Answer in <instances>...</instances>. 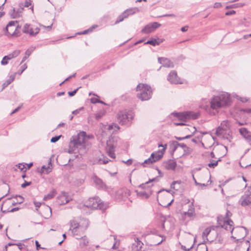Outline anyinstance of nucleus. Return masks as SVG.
I'll list each match as a JSON object with an SVG mask.
<instances>
[{"label": "nucleus", "mask_w": 251, "mask_h": 251, "mask_svg": "<svg viewBox=\"0 0 251 251\" xmlns=\"http://www.w3.org/2000/svg\"><path fill=\"white\" fill-rule=\"evenodd\" d=\"M225 130V129H224V127L219 126L216 129V134L218 136H222L224 134Z\"/></svg>", "instance_id": "nucleus-38"}, {"label": "nucleus", "mask_w": 251, "mask_h": 251, "mask_svg": "<svg viewBox=\"0 0 251 251\" xmlns=\"http://www.w3.org/2000/svg\"><path fill=\"white\" fill-rule=\"evenodd\" d=\"M16 73L10 76L9 78L2 84L3 89L9 85L15 78Z\"/></svg>", "instance_id": "nucleus-28"}, {"label": "nucleus", "mask_w": 251, "mask_h": 251, "mask_svg": "<svg viewBox=\"0 0 251 251\" xmlns=\"http://www.w3.org/2000/svg\"><path fill=\"white\" fill-rule=\"evenodd\" d=\"M235 13H236L235 11L230 10V11H228L226 12V16L232 15L235 14Z\"/></svg>", "instance_id": "nucleus-59"}, {"label": "nucleus", "mask_w": 251, "mask_h": 251, "mask_svg": "<svg viewBox=\"0 0 251 251\" xmlns=\"http://www.w3.org/2000/svg\"><path fill=\"white\" fill-rule=\"evenodd\" d=\"M193 245H192L190 247V248H189L188 249L186 248V247L185 246L182 245L181 246V249H183V250L185 251H190V250L193 248Z\"/></svg>", "instance_id": "nucleus-56"}, {"label": "nucleus", "mask_w": 251, "mask_h": 251, "mask_svg": "<svg viewBox=\"0 0 251 251\" xmlns=\"http://www.w3.org/2000/svg\"><path fill=\"white\" fill-rule=\"evenodd\" d=\"M61 137V135L55 136L54 137H53L51 138V139L50 140V142L51 143H55L59 140V139Z\"/></svg>", "instance_id": "nucleus-46"}, {"label": "nucleus", "mask_w": 251, "mask_h": 251, "mask_svg": "<svg viewBox=\"0 0 251 251\" xmlns=\"http://www.w3.org/2000/svg\"><path fill=\"white\" fill-rule=\"evenodd\" d=\"M167 79L171 83L178 84L181 83L180 81L179 78L177 75L176 72L175 71H173L170 72L168 76Z\"/></svg>", "instance_id": "nucleus-14"}, {"label": "nucleus", "mask_w": 251, "mask_h": 251, "mask_svg": "<svg viewBox=\"0 0 251 251\" xmlns=\"http://www.w3.org/2000/svg\"><path fill=\"white\" fill-rule=\"evenodd\" d=\"M51 171V169L50 168V167H46V166L44 165L42 167L41 169V172L42 173H46L47 174H49Z\"/></svg>", "instance_id": "nucleus-39"}, {"label": "nucleus", "mask_w": 251, "mask_h": 251, "mask_svg": "<svg viewBox=\"0 0 251 251\" xmlns=\"http://www.w3.org/2000/svg\"><path fill=\"white\" fill-rule=\"evenodd\" d=\"M155 162V160H154L153 158L151 157V155L150 157H149L148 159H146L144 162L143 163V166L145 167V165H144V164H151Z\"/></svg>", "instance_id": "nucleus-41"}, {"label": "nucleus", "mask_w": 251, "mask_h": 251, "mask_svg": "<svg viewBox=\"0 0 251 251\" xmlns=\"http://www.w3.org/2000/svg\"><path fill=\"white\" fill-rule=\"evenodd\" d=\"M34 204L36 208H39L41 206V203L40 202L34 201ZM36 210L37 211L38 209L36 208Z\"/></svg>", "instance_id": "nucleus-60"}, {"label": "nucleus", "mask_w": 251, "mask_h": 251, "mask_svg": "<svg viewBox=\"0 0 251 251\" xmlns=\"http://www.w3.org/2000/svg\"><path fill=\"white\" fill-rule=\"evenodd\" d=\"M31 184V181L27 182V181H25V182L22 184L21 187L23 188H25L26 186L30 185Z\"/></svg>", "instance_id": "nucleus-53"}, {"label": "nucleus", "mask_w": 251, "mask_h": 251, "mask_svg": "<svg viewBox=\"0 0 251 251\" xmlns=\"http://www.w3.org/2000/svg\"><path fill=\"white\" fill-rule=\"evenodd\" d=\"M31 0H25V7H28L29 5H30L31 4Z\"/></svg>", "instance_id": "nucleus-58"}, {"label": "nucleus", "mask_w": 251, "mask_h": 251, "mask_svg": "<svg viewBox=\"0 0 251 251\" xmlns=\"http://www.w3.org/2000/svg\"><path fill=\"white\" fill-rule=\"evenodd\" d=\"M246 228L243 226L236 227L234 228V231L240 234L239 237L244 238L246 236Z\"/></svg>", "instance_id": "nucleus-23"}, {"label": "nucleus", "mask_w": 251, "mask_h": 251, "mask_svg": "<svg viewBox=\"0 0 251 251\" xmlns=\"http://www.w3.org/2000/svg\"><path fill=\"white\" fill-rule=\"evenodd\" d=\"M96 187L98 189H104L105 188V184L102 180L98 176H95L92 177Z\"/></svg>", "instance_id": "nucleus-18"}, {"label": "nucleus", "mask_w": 251, "mask_h": 251, "mask_svg": "<svg viewBox=\"0 0 251 251\" xmlns=\"http://www.w3.org/2000/svg\"><path fill=\"white\" fill-rule=\"evenodd\" d=\"M213 150L217 152V151H223V152L222 153H217L218 156H220L219 158V159L217 161L214 160H211L210 163L208 164V166L210 168H214L216 166H217L218 162L221 161V158L224 157L226 155V153L227 151V148L226 146H221L220 147L214 148Z\"/></svg>", "instance_id": "nucleus-8"}, {"label": "nucleus", "mask_w": 251, "mask_h": 251, "mask_svg": "<svg viewBox=\"0 0 251 251\" xmlns=\"http://www.w3.org/2000/svg\"><path fill=\"white\" fill-rule=\"evenodd\" d=\"M17 198H19V199H21V201H17L16 202H14L12 203V205H16L17 203H19V204H21L22 203H23L24 202V198L23 197L21 196H16Z\"/></svg>", "instance_id": "nucleus-47"}, {"label": "nucleus", "mask_w": 251, "mask_h": 251, "mask_svg": "<svg viewBox=\"0 0 251 251\" xmlns=\"http://www.w3.org/2000/svg\"><path fill=\"white\" fill-rule=\"evenodd\" d=\"M91 102L93 103H96L98 102H101V100H99L97 98H92L91 99Z\"/></svg>", "instance_id": "nucleus-55"}, {"label": "nucleus", "mask_w": 251, "mask_h": 251, "mask_svg": "<svg viewBox=\"0 0 251 251\" xmlns=\"http://www.w3.org/2000/svg\"><path fill=\"white\" fill-rule=\"evenodd\" d=\"M19 168L21 169V170H23L24 169H25V165L23 164H19Z\"/></svg>", "instance_id": "nucleus-64"}, {"label": "nucleus", "mask_w": 251, "mask_h": 251, "mask_svg": "<svg viewBox=\"0 0 251 251\" xmlns=\"http://www.w3.org/2000/svg\"><path fill=\"white\" fill-rule=\"evenodd\" d=\"M139 9L137 7L130 8L126 10L124 12H126L127 17H128L130 15H132L138 12H139Z\"/></svg>", "instance_id": "nucleus-25"}, {"label": "nucleus", "mask_w": 251, "mask_h": 251, "mask_svg": "<svg viewBox=\"0 0 251 251\" xmlns=\"http://www.w3.org/2000/svg\"><path fill=\"white\" fill-rule=\"evenodd\" d=\"M222 6V4L219 2H216L214 3V8H220Z\"/></svg>", "instance_id": "nucleus-62"}, {"label": "nucleus", "mask_w": 251, "mask_h": 251, "mask_svg": "<svg viewBox=\"0 0 251 251\" xmlns=\"http://www.w3.org/2000/svg\"><path fill=\"white\" fill-rule=\"evenodd\" d=\"M196 251H208V249L205 244V241L199 244Z\"/></svg>", "instance_id": "nucleus-30"}, {"label": "nucleus", "mask_w": 251, "mask_h": 251, "mask_svg": "<svg viewBox=\"0 0 251 251\" xmlns=\"http://www.w3.org/2000/svg\"><path fill=\"white\" fill-rule=\"evenodd\" d=\"M143 243L139 240V238L135 239V242L131 246V251H142Z\"/></svg>", "instance_id": "nucleus-17"}, {"label": "nucleus", "mask_w": 251, "mask_h": 251, "mask_svg": "<svg viewBox=\"0 0 251 251\" xmlns=\"http://www.w3.org/2000/svg\"><path fill=\"white\" fill-rule=\"evenodd\" d=\"M86 136V133L84 131H81L76 135L73 136L70 139L68 152L69 153H76L75 151L77 149L84 146Z\"/></svg>", "instance_id": "nucleus-2"}, {"label": "nucleus", "mask_w": 251, "mask_h": 251, "mask_svg": "<svg viewBox=\"0 0 251 251\" xmlns=\"http://www.w3.org/2000/svg\"><path fill=\"white\" fill-rule=\"evenodd\" d=\"M192 135H187L185 137H175V138L179 140V141H181V140H184V139H188V138H190L191 137H192Z\"/></svg>", "instance_id": "nucleus-50"}, {"label": "nucleus", "mask_w": 251, "mask_h": 251, "mask_svg": "<svg viewBox=\"0 0 251 251\" xmlns=\"http://www.w3.org/2000/svg\"><path fill=\"white\" fill-rule=\"evenodd\" d=\"M136 192L137 193V195L138 197H140L143 199H148L149 198L150 195L151 193V191L150 192V194H148V193H147L146 191L139 192L137 190V191H136Z\"/></svg>", "instance_id": "nucleus-27"}, {"label": "nucleus", "mask_w": 251, "mask_h": 251, "mask_svg": "<svg viewBox=\"0 0 251 251\" xmlns=\"http://www.w3.org/2000/svg\"><path fill=\"white\" fill-rule=\"evenodd\" d=\"M230 103V96L226 92H222L218 95L213 96L210 100V108L214 110L227 106Z\"/></svg>", "instance_id": "nucleus-1"}, {"label": "nucleus", "mask_w": 251, "mask_h": 251, "mask_svg": "<svg viewBox=\"0 0 251 251\" xmlns=\"http://www.w3.org/2000/svg\"><path fill=\"white\" fill-rule=\"evenodd\" d=\"M161 25L157 22H153L146 25L141 30L143 33L148 34L153 32Z\"/></svg>", "instance_id": "nucleus-12"}, {"label": "nucleus", "mask_w": 251, "mask_h": 251, "mask_svg": "<svg viewBox=\"0 0 251 251\" xmlns=\"http://www.w3.org/2000/svg\"><path fill=\"white\" fill-rule=\"evenodd\" d=\"M8 64V60L6 59H4V57H3L2 60L1 61V64L2 65H5Z\"/></svg>", "instance_id": "nucleus-61"}, {"label": "nucleus", "mask_w": 251, "mask_h": 251, "mask_svg": "<svg viewBox=\"0 0 251 251\" xmlns=\"http://www.w3.org/2000/svg\"><path fill=\"white\" fill-rule=\"evenodd\" d=\"M109 160L106 157L103 156L102 158H100L99 161L100 163L106 164L109 162Z\"/></svg>", "instance_id": "nucleus-44"}, {"label": "nucleus", "mask_w": 251, "mask_h": 251, "mask_svg": "<svg viewBox=\"0 0 251 251\" xmlns=\"http://www.w3.org/2000/svg\"><path fill=\"white\" fill-rule=\"evenodd\" d=\"M14 58V57L13 56L12 53H10L8 55L4 56V59H6L7 60H9Z\"/></svg>", "instance_id": "nucleus-54"}, {"label": "nucleus", "mask_w": 251, "mask_h": 251, "mask_svg": "<svg viewBox=\"0 0 251 251\" xmlns=\"http://www.w3.org/2000/svg\"><path fill=\"white\" fill-rule=\"evenodd\" d=\"M78 89V88H76V89L74 90V91H70L68 92V95L70 97H73L74 96L76 93V92L77 91Z\"/></svg>", "instance_id": "nucleus-52"}, {"label": "nucleus", "mask_w": 251, "mask_h": 251, "mask_svg": "<svg viewBox=\"0 0 251 251\" xmlns=\"http://www.w3.org/2000/svg\"><path fill=\"white\" fill-rule=\"evenodd\" d=\"M239 132L246 140L251 141V132L248 130L245 127L239 129Z\"/></svg>", "instance_id": "nucleus-19"}, {"label": "nucleus", "mask_w": 251, "mask_h": 251, "mask_svg": "<svg viewBox=\"0 0 251 251\" xmlns=\"http://www.w3.org/2000/svg\"><path fill=\"white\" fill-rule=\"evenodd\" d=\"M23 6V5L22 3L20 4V8L17 9L15 15L13 16V18H17L20 16V14L24 10V7Z\"/></svg>", "instance_id": "nucleus-37"}, {"label": "nucleus", "mask_w": 251, "mask_h": 251, "mask_svg": "<svg viewBox=\"0 0 251 251\" xmlns=\"http://www.w3.org/2000/svg\"><path fill=\"white\" fill-rule=\"evenodd\" d=\"M158 61L163 67L167 68H173L174 67V63L167 58L158 57Z\"/></svg>", "instance_id": "nucleus-16"}, {"label": "nucleus", "mask_w": 251, "mask_h": 251, "mask_svg": "<svg viewBox=\"0 0 251 251\" xmlns=\"http://www.w3.org/2000/svg\"><path fill=\"white\" fill-rule=\"evenodd\" d=\"M104 115V112L100 111L95 115V117L97 120H99Z\"/></svg>", "instance_id": "nucleus-45"}, {"label": "nucleus", "mask_w": 251, "mask_h": 251, "mask_svg": "<svg viewBox=\"0 0 251 251\" xmlns=\"http://www.w3.org/2000/svg\"><path fill=\"white\" fill-rule=\"evenodd\" d=\"M172 115H174L179 120L182 121H186L188 120V115L187 112H173Z\"/></svg>", "instance_id": "nucleus-20"}, {"label": "nucleus", "mask_w": 251, "mask_h": 251, "mask_svg": "<svg viewBox=\"0 0 251 251\" xmlns=\"http://www.w3.org/2000/svg\"><path fill=\"white\" fill-rule=\"evenodd\" d=\"M20 50H15L11 53L13 56H14V57L15 58L20 54Z\"/></svg>", "instance_id": "nucleus-49"}, {"label": "nucleus", "mask_w": 251, "mask_h": 251, "mask_svg": "<svg viewBox=\"0 0 251 251\" xmlns=\"http://www.w3.org/2000/svg\"><path fill=\"white\" fill-rule=\"evenodd\" d=\"M85 226L81 225L75 220H72L70 221V230L72 231V234L74 236L78 235V233H76L77 230H79V234H81L82 232L86 229L88 226V221L87 220L83 221Z\"/></svg>", "instance_id": "nucleus-5"}, {"label": "nucleus", "mask_w": 251, "mask_h": 251, "mask_svg": "<svg viewBox=\"0 0 251 251\" xmlns=\"http://www.w3.org/2000/svg\"><path fill=\"white\" fill-rule=\"evenodd\" d=\"M186 146L184 143H179L177 141H174L171 142L170 145V148L172 150V151L175 152L178 147L183 149Z\"/></svg>", "instance_id": "nucleus-22"}, {"label": "nucleus", "mask_w": 251, "mask_h": 251, "mask_svg": "<svg viewBox=\"0 0 251 251\" xmlns=\"http://www.w3.org/2000/svg\"><path fill=\"white\" fill-rule=\"evenodd\" d=\"M137 91H140V92L138 93L137 97L142 101L148 100H150L152 95V91L150 86L144 84H139L136 88Z\"/></svg>", "instance_id": "nucleus-3"}, {"label": "nucleus", "mask_w": 251, "mask_h": 251, "mask_svg": "<svg viewBox=\"0 0 251 251\" xmlns=\"http://www.w3.org/2000/svg\"><path fill=\"white\" fill-rule=\"evenodd\" d=\"M188 26H185L184 27H182L181 28V31L182 32H186L188 30Z\"/></svg>", "instance_id": "nucleus-63"}, {"label": "nucleus", "mask_w": 251, "mask_h": 251, "mask_svg": "<svg viewBox=\"0 0 251 251\" xmlns=\"http://www.w3.org/2000/svg\"><path fill=\"white\" fill-rule=\"evenodd\" d=\"M40 31V28L38 27L31 26L30 25L27 24L24 25L23 29L24 33L29 34L30 36H34L37 34Z\"/></svg>", "instance_id": "nucleus-11"}, {"label": "nucleus", "mask_w": 251, "mask_h": 251, "mask_svg": "<svg viewBox=\"0 0 251 251\" xmlns=\"http://www.w3.org/2000/svg\"><path fill=\"white\" fill-rule=\"evenodd\" d=\"M217 222L218 226H221L227 231H230L231 233L233 231L234 228L233 227V223L232 220L228 219L223 221L218 217Z\"/></svg>", "instance_id": "nucleus-10"}, {"label": "nucleus", "mask_w": 251, "mask_h": 251, "mask_svg": "<svg viewBox=\"0 0 251 251\" xmlns=\"http://www.w3.org/2000/svg\"><path fill=\"white\" fill-rule=\"evenodd\" d=\"M85 205L92 209L104 210L106 208L105 204L101 201L99 197L90 198L85 202Z\"/></svg>", "instance_id": "nucleus-6"}, {"label": "nucleus", "mask_w": 251, "mask_h": 251, "mask_svg": "<svg viewBox=\"0 0 251 251\" xmlns=\"http://www.w3.org/2000/svg\"><path fill=\"white\" fill-rule=\"evenodd\" d=\"M107 129L110 131V132L114 133L115 131H117L119 129V127L116 124H112L109 125Z\"/></svg>", "instance_id": "nucleus-32"}, {"label": "nucleus", "mask_w": 251, "mask_h": 251, "mask_svg": "<svg viewBox=\"0 0 251 251\" xmlns=\"http://www.w3.org/2000/svg\"><path fill=\"white\" fill-rule=\"evenodd\" d=\"M79 239L80 240L79 245L81 247L83 248L87 245L88 243V240L86 236H84L81 238H79Z\"/></svg>", "instance_id": "nucleus-31"}, {"label": "nucleus", "mask_w": 251, "mask_h": 251, "mask_svg": "<svg viewBox=\"0 0 251 251\" xmlns=\"http://www.w3.org/2000/svg\"><path fill=\"white\" fill-rule=\"evenodd\" d=\"M211 231V228L207 227L204 229V230L202 232V237L204 239V238H207V236L209 235ZM207 239V238H206Z\"/></svg>", "instance_id": "nucleus-42"}, {"label": "nucleus", "mask_w": 251, "mask_h": 251, "mask_svg": "<svg viewBox=\"0 0 251 251\" xmlns=\"http://www.w3.org/2000/svg\"><path fill=\"white\" fill-rule=\"evenodd\" d=\"M60 199L64 204L67 203L70 201V199L67 197L65 193L60 197Z\"/></svg>", "instance_id": "nucleus-40"}, {"label": "nucleus", "mask_w": 251, "mask_h": 251, "mask_svg": "<svg viewBox=\"0 0 251 251\" xmlns=\"http://www.w3.org/2000/svg\"><path fill=\"white\" fill-rule=\"evenodd\" d=\"M181 184L182 181L181 180L174 181L171 184V187L177 191L180 188Z\"/></svg>", "instance_id": "nucleus-26"}, {"label": "nucleus", "mask_w": 251, "mask_h": 251, "mask_svg": "<svg viewBox=\"0 0 251 251\" xmlns=\"http://www.w3.org/2000/svg\"><path fill=\"white\" fill-rule=\"evenodd\" d=\"M134 117V114L131 111H120L118 114V122L122 125H129Z\"/></svg>", "instance_id": "nucleus-4"}, {"label": "nucleus", "mask_w": 251, "mask_h": 251, "mask_svg": "<svg viewBox=\"0 0 251 251\" xmlns=\"http://www.w3.org/2000/svg\"><path fill=\"white\" fill-rule=\"evenodd\" d=\"M166 149L167 146H165L164 147V149L152 152L151 154V157L153 158L154 160H155V162L160 160L162 158Z\"/></svg>", "instance_id": "nucleus-15"}, {"label": "nucleus", "mask_w": 251, "mask_h": 251, "mask_svg": "<svg viewBox=\"0 0 251 251\" xmlns=\"http://www.w3.org/2000/svg\"><path fill=\"white\" fill-rule=\"evenodd\" d=\"M189 207L188 211L186 212H184L183 213V214L185 217L187 216L189 218H191L194 215L195 209L194 207L193 203L192 202L189 205Z\"/></svg>", "instance_id": "nucleus-24"}, {"label": "nucleus", "mask_w": 251, "mask_h": 251, "mask_svg": "<svg viewBox=\"0 0 251 251\" xmlns=\"http://www.w3.org/2000/svg\"><path fill=\"white\" fill-rule=\"evenodd\" d=\"M55 195V192L54 190H53L47 195H45L44 197V200L45 201L50 200L54 197Z\"/></svg>", "instance_id": "nucleus-35"}, {"label": "nucleus", "mask_w": 251, "mask_h": 251, "mask_svg": "<svg viewBox=\"0 0 251 251\" xmlns=\"http://www.w3.org/2000/svg\"><path fill=\"white\" fill-rule=\"evenodd\" d=\"M241 204L242 206H247L251 203V192L246 191L241 198Z\"/></svg>", "instance_id": "nucleus-13"}, {"label": "nucleus", "mask_w": 251, "mask_h": 251, "mask_svg": "<svg viewBox=\"0 0 251 251\" xmlns=\"http://www.w3.org/2000/svg\"><path fill=\"white\" fill-rule=\"evenodd\" d=\"M34 50V49H29L26 50L25 53V55L27 56L28 57L30 55L32 52Z\"/></svg>", "instance_id": "nucleus-51"}, {"label": "nucleus", "mask_w": 251, "mask_h": 251, "mask_svg": "<svg viewBox=\"0 0 251 251\" xmlns=\"http://www.w3.org/2000/svg\"><path fill=\"white\" fill-rule=\"evenodd\" d=\"M183 150L184 151V154H183L188 155V154H189L190 153H191V152H192L191 149H190V148L187 147L186 145L183 149Z\"/></svg>", "instance_id": "nucleus-43"}, {"label": "nucleus", "mask_w": 251, "mask_h": 251, "mask_svg": "<svg viewBox=\"0 0 251 251\" xmlns=\"http://www.w3.org/2000/svg\"><path fill=\"white\" fill-rule=\"evenodd\" d=\"M186 129L191 131L193 133H195L196 131V129L194 126H190V127L186 128Z\"/></svg>", "instance_id": "nucleus-57"}, {"label": "nucleus", "mask_w": 251, "mask_h": 251, "mask_svg": "<svg viewBox=\"0 0 251 251\" xmlns=\"http://www.w3.org/2000/svg\"><path fill=\"white\" fill-rule=\"evenodd\" d=\"M155 180H158V178L157 177L153 178L152 179H150L149 181L146 182V183H142V184H140L139 186V188H142L143 189H146V187H147V185L148 184H149L151 182H153V181H154Z\"/></svg>", "instance_id": "nucleus-34"}, {"label": "nucleus", "mask_w": 251, "mask_h": 251, "mask_svg": "<svg viewBox=\"0 0 251 251\" xmlns=\"http://www.w3.org/2000/svg\"><path fill=\"white\" fill-rule=\"evenodd\" d=\"M19 27L17 21H10L5 27L6 32L9 35L18 36H19Z\"/></svg>", "instance_id": "nucleus-9"}, {"label": "nucleus", "mask_w": 251, "mask_h": 251, "mask_svg": "<svg viewBox=\"0 0 251 251\" xmlns=\"http://www.w3.org/2000/svg\"><path fill=\"white\" fill-rule=\"evenodd\" d=\"M127 15H126V12H123L121 15L118 16L116 21L115 22V24H117L120 22H122L126 18H127Z\"/></svg>", "instance_id": "nucleus-33"}, {"label": "nucleus", "mask_w": 251, "mask_h": 251, "mask_svg": "<svg viewBox=\"0 0 251 251\" xmlns=\"http://www.w3.org/2000/svg\"><path fill=\"white\" fill-rule=\"evenodd\" d=\"M188 115V119H197L199 117V114L198 113H195L192 111H187Z\"/></svg>", "instance_id": "nucleus-29"}, {"label": "nucleus", "mask_w": 251, "mask_h": 251, "mask_svg": "<svg viewBox=\"0 0 251 251\" xmlns=\"http://www.w3.org/2000/svg\"><path fill=\"white\" fill-rule=\"evenodd\" d=\"M160 43V42H158L155 39H151L150 40H148L147 42L145 43V44H150L152 46H155L156 45H158Z\"/></svg>", "instance_id": "nucleus-36"}, {"label": "nucleus", "mask_w": 251, "mask_h": 251, "mask_svg": "<svg viewBox=\"0 0 251 251\" xmlns=\"http://www.w3.org/2000/svg\"><path fill=\"white\" fill-rule=\"evenodd\" d=\"M27 68V65L25 64L24 65H23L21 67V70H19L18 72V73L21 75L23 72Z\"/></svg>", "instance_id": "nucleus-48"}, {"label": "nucleus", "mask_w": 251, "mask_h": 251, "mask_svg": "<svg viewBox=\"0 0 251 251\" xmlns=\"http://www.w3.org/2000/svg\"><path fill=\"white\" fill-rule=\"evenodd\" d=\"M116 146L117 140L114 137H111L107 141L105 150L109 156L112 158H115L116 157L114 151Z\"/></svg>", "instance_id": "nucleus-7"}, {"label": "nucleus", "mask_w": 251, "mask_h": 251, "mask_svg": "<svg viewBox=\"0 0 251 251\" xmlns=\"http://www.w3.org/2000/svg\"><path fill=\"white\" fill-rule=\"evenodd\" d=\"M165 167L167 170H174L176 166V163L175 160L170 159L165 162Z\"/></svg>", "instance_id": "nucleus-21"}]
</instances>
